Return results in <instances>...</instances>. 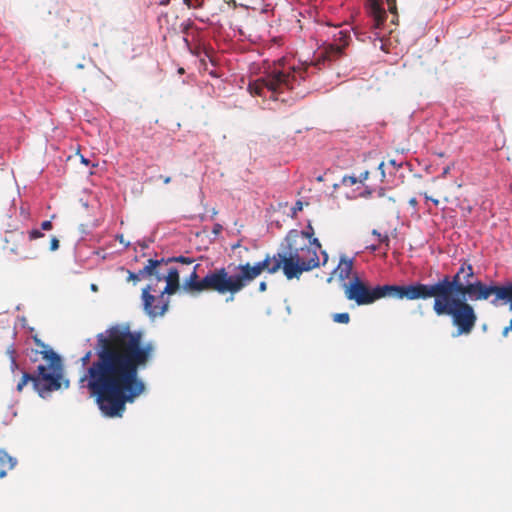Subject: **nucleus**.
<instances>
[{
  "instance_id": "obj_1",
  "label": "nucleus",
  "mask_w": 512,
  "mask_h": 512,
  "mask_svg": "<svg viewBox=\"0 0 512 512\" xmlns=\"http://www.w3.org/2000/svg\"><path fill=\"white\" fill-rule=\"evenodd\" d=\"M154 350V344L143 343V333L131 330L128 323L110 326L96 335L95 358L91 361L89 350L80 359L86 370L79 384L89 390L104 416L122 417L126 405L145 392L139 371L147 367Z\"/></svg>"
},
{
  "instance_id": "obj_2",
  "label": "nucleus",
  "mask_w": 512,
  "mask_h": 512,
  "mask_svg": "<svg viewBox=\"0 0 512 512\" xmlns=\"http://www.w3.org/2000/svg\"><path fill=\"white\" fill-rule=\"evenodd\" d=\"M474 270L471 264L463 263L455 275H445L433 284L416 282L413 300L434 297L433 311L437 316H450L457 334H470L477 322L474 308L467 299L474 301L494 298L491 303H509L512 311V281L506 285H486L480 280L472 281Z\"/></svg>"
},
{
  "instance_id": "obj_3",
  "label": "nucleus",
  "mask_w": 512,
  "mask_h": 512,
  "mask_svg": "<svg viewBox=\"0 0 512 512\" xmlns=\"http://www.w3.org/2000/svg\"><path fill=\"white\" fill-rule=\"evenodd\" d=\"M199 265L193 267L189 277L183 281L182 290L197 295L204 291L216 292L227 296L226 301H233L235 296L245 289L258 276L264 266L261 264L230 263L227 267H218L209 271L202 279L197 274Z\"/></svg>"
},
{
  "instance_id": "obj_4",
  "label": "nucleus",
  "mask_w": 512,
  "mask_h": 512,
  "mask_svg": "<svg viewBox=\"0 0 512 512\" xmlns=\"http://www.w3.org/2000/svg\"><path fill=\"white\" fill-rule=\"evenodd\" d=\"M312 238V233L291 230L285 238L286 246L283 253H278L272 258L267 255L264 260L255 264L264 263L260 275L264 270L270 274L276 273L282 268L287 279L299 278L303 272L311 271L320 265L318 250L321 244L317 238Z\"/></svg>"
},
{
  "instance_id": "obj_5",
  "label": "nucleus",
  "mask_w": 512,
  "mask_h": 512,
  "mask_svg": "<svg viewBox=\"0 0 512 512\" xmlns=\"http://www.w3.org/2000/svg\"><path fill=\"white\" fill-rule=\"evenodd\" d=\"M307 62L296 65L287 57H281L265 72L264 76L250 82L248 90L251 94L263 96L264 90L272 94H281L293 90L308 77Z\"/></svg>"
},
{
  "instance_id": "obj_6",
  "label": "nucleus",
  "mask_w": 512,
  "mask_h": 512,
  "mask_svg": "<svg viewBox=\"0 0 512 512\" xmlns=\"http://www.w3.org/2000/svg\"><path fill=\"white\" fill-rule=\"evenodd\" d=\"M33 341L40 350H31L30 359L36 361L37 355L41 354L43 359L48 362V367L39 365L36 374L24 372L17 384V391L21 392L28 382H32L38 394L45 397V394L56 391L61 387V359L49 345L37 336H33Z\"/></svg>"
},
{
  "instance_id": "obj_7",
  "label": "nucleus",
  "mask_w": 512,
  "mask_h": 512,
  "mask_svg": "<svg viewBox=\"0 0 512 512\" xmlns=\"http://www.w3.org/2000/svg\"><path fill=\"white\" fill-rule=\"evenodd\" d=\"M343 288L348 300L362 306L370 305L385 297L413 301L416 282L409 285H377L371 288L357 275H354L348 283L343 284Z\"/></svg>"
},
{
  "instance_id": "obj_8",
  "label": "nucleus",
  "mask_w": 512,
  "mask_h": 512,
  "mask_svg": "<svg viewBox=\"0 0 512 512\" xmlns=\"http://www.w3.org/2000/svg\"><path fill=\"white\" fill-rule=\"evenodd\" d=\"M179 274L180 271L177 268L168 265L165 276L166 285L158 297L150 293L156 291L151 284L142 290L143 309L147 315L152 318L164 315L168 309V302L164 300V294L173 295L182 288Z\"/></svg>"
},
{
  "instance_id": "obj_9",
  "label": "nucleus",
  "mask_w": 512,
  "mask_h": 512,
  "mask_svg": "<svg viewBox=\"0 0 512 512\" xmlns=\"http://www.w3.org/2000/svg\"><path fill=\"white\" fill-rule=\"evenodd\" d=\"M3 249L21 259H33L35 255L27 242V235L20 229L7 230Z\"/></svg>"
},
{
  "instance_id": "obj_10",
  "label": "nucleus",
  "mask_w": 512,
  "mask_h": 512,
  "mask_svg": "<svg viewBox=\"0 0 512 512\" xmlns=\"http://www.w3.org/2000/svg\"><path fill=\"white\" fill-rule=\"evenodd\" d=\"M349 38L348 32L343 30L338 31L334 35V43L328 44L314 63H307L309 67L311 65L319 66L326 61L332 62L342 57L344 49L348 46Z\"/></svg>"
},
{
  "instance_id": "obj_11",
  "label": "nucleus",
  "mask_w": 512,
  "mask_h": 512,
  "mask_svg": "<svg viewBox=\"0 0 512 512\" xmlns=\"http://www.w3.org/2000/svg\"><path fill=\"white\" fill-rule=\"evenodd\" d=\"M168 265H170V260L164 258L160 260L148 259L144 266V271L147 272L146 279L151 283L165 281Z\"/></svg>"
},
{
  "instance_id": "obj_12",
  "label": "nucleus",
  "mask_w": 512,
  "mask_h": 512,
  "mask_svg": "<svg viewBox=\"0 0 512 512\" xmlns=\"http://www.w3.org/2000/svg\"><path fill=\"white\" fill-rule=\"evenodd\" d=\"M369 13L373 17L374 27L380 28L386 20V11L380 0H368Z\"/></svg>"
},
{
  "instance_id": "obj_13",
  "label": "nucleus",
  "mask_w": 512,
  "mask_h": 512,
  "mask_svg": "<svg viewBox=\"0 0 512 512\" xmlns=\"http://www.w3.org/2000/svg\"><path fill=\"white\" fill-rule=\"evenodd\" d=\"M354 267V258H348L346 255L340 257L338 266L334 270V274L340 281L348 279Z\"/></svg>"
},
{
  "instance_id": "obj_14",
  "label": "nucleus",
  "mask_w": 512,
  "mask_h": 512,
  "mask_svg": "<svg viewBox=\"0 0 512 512\" xmlns=\"http://www.w3.org/2000/svg\"><path fill=\"white\" fill-rule=\"evenodd\" d=\"M16 464L14 458L8 455L5 451L0 450V479L5 477L7 472L11 470Z\"/></svg>"
},
{
  "instance_id": "obj_15",
  "label": "nucleus",
  "mask_w": 512,
  "mask_h": 512,
  "mask_svg": "<svg viewBox=\"0 0 512 512\" xmlns=\"http://www.w3.org/2000/svg\"><path fill=\"white\" fill-rule=\"evenodd\" d=\"M372 234L377 237V240L380 244L385 246V249L388 250L390 246V239L387 233L382 234L378 232L376 229L372 231Z\"/></svg>"
},
{
  "instance_id": "obj_16",
  "label": "nucleus",
  "mask_w": 512,
  "mask_h": 512,
  "mask_svg": "<svg viewBox=\"0 0 512 512\" xmlns=\"http://www.w3.org/2000/svg\"><path fill=\"white\" fill-rule=\"evenodd\" d=\"M332 319L336 323L348 324L350 322V315L347 312L335 313L332 315Z\"/></svg>"
},
{
  "instance_id": "obj_17",
  "label": "nucleus",
  "mask_w": 512,
  "mask_h": 512,
  "mask_svg": "<svg viewBox=\"0 0 512 512\" xmlns=\"http://www.w3.org/2000/svg\"><path fill=\"white\" fill-rule=\"evenodd\" d=\"M146 277H147V272L144 271V267H143L137 273L129 272L128 280L137 282L141 279H146Z\"/></svg>"
},
{
  "instance_id": "obj_18",
  "label": "nucleus",
  "mask_w": 512,
  "mask_h": 512,
  "mask_svg": "<svg viewBox=\"0 0 512 512\" xmlns=\"http://www.w3.org/2000/svg\"><path fill=\"white\" fill-rule=\"evenodd\" d=\"M44 237V233H42L40 230L38 229H32L29 233H28V236H27V242L29 243L30 241H33V240H36L38 238H42Z\"/></svg>"
},
{
  "instance_id": "obj_19",
  "label": "nucleus",
  "mask_w": 512,
  "mask_h": 512,
  "mask_svg": "<svg viewBox=\"0 0 512 512\" xmlns=\"http://www.w3.org/2000/svg\"><path fill=\"white\" fill-rule=\"evenodd\" d=\"M167 260H170V264L172 262H181L183 264H188V265L193 263V259L188 258V257H184V256L171 257V258H167Z\"/></svg>"
},
{
  "instance_id": "obj_20",
  "label": "nucleus",
  "mask_w": 512,
  "mask_h": 512,
  "mask_svg": "<svg viewBox=\"0 0 512 512\" xmlns=\"http://www.w3.org/2000/svg\"><path fill=\"white\" fill-rule=\"evenodd\" d=\"M188 8H200L203 5L204 0H183Z\"/></svg>"
},
{
  "instance_id": "obj_21",
  "label": "nucleus",
  "mask_w": 512,
  "mask_h": 512,
  "mask_svg": "<svg viewBox=\"0 0 512 512\" xmlns=\"http://www.w3.org/2000/svg\"><path fill=\"white\" fill-rule=\"evenodd\" d=\"M358 181V179L355 176H344L342 179L343 185L352 186L355 185Z\"/></svg>"
},
{
  "instance_id": "obj_22",
  "label": "nucleus",
  "mask_w": 512,
  "mask_h": 512,
  "mask_svg": "<svg viewBox=\"0 0 512 512\" xmlns=\"http://www.w3.org/2000/svg\"><path fill=\"white\" fill-rule=\"evenodd\" d=\"M387 4L389 12L392 13L394 17H397L396 0H387Z\"/></svg>"
},
{
  "instance_id": "obj_23",
  "label": "nucleus",
  "mask_w": 512,
  "mask_h": 512,
  "mask_svg": "<svg viewBox=\"0 0 512 512\" xmlns=\"http://www.w3.org/2000/svg\"><path fill=\"white\" fill-rule=\"evenodd\" d=\"M59 248V240L56 236H52L50 240V250L56 251Z\"/></svg>"
},
{
  "instance_id": "obj_24",
  "label": "nucleus",
  "mask_w": 512,
  "mask_h": 512,
  "mask_svg": "<svg viewBox=\"0 0 512 512\" xmlns=\"http://www.w3.org/2000/svg\"><path fill=\"white\" fill-rule=\"evenodd\" d=\"M52 228L53 224L50 220H46L41 223V229L44 231H50Z\"/></svg>"
},
{
  "instance_id": "obj_25",
  "label": "nucleus",
  "mask_w": 512,
  "mask_h": 512,
  "mask_svg": "<svg viewBox=\"0 0 512 512\" xmlns=\"http://www.w3.org/2000/svg\"><path fill=\"white\" fill-rule=\"evenodd\" d=\"M378 170L380 172V181L384 182V180H385L384 162H381L378 165Z\"/></svg>"
},
{
  "instance_id": "obj_26",
  "label": "nucleus",
  "mask_w": 512,
  "mask_h": 512,
  "mask_svg": "<svg viewBox=\"0 0 512 512\" xmlns=\"http://www.w3.org/2000/svg\"><path fill=\"white\" fill-rule=\"evenodd\" d=\"M510 332H512V319L510 320L509 325L503 329L502 336L507 337Z\"/></svg>"
},
{
  "instance_id": "obj_27",
  "label": "nucleus",
  "mask_w": 512,
  "mask_h": 512,
  "mask_svg": "<svg viewBox=\"0 0 512 512\" xmlns=\"http://www.w3.org/2000/svg\"><path fill=\"white\" fill-rule=\"evenodd\" d=\"M303 209V205H302V202L301 201H297L295 203V206L293 207V213H297L298 211H301Z\"/></svg>"
},
{
  "instance_id": "obj_28",
  "label": "nucleus",
  "mask_w": 512,
  "mask_h": 512,
  "mask_svg": "<svg viewBox=\"0 0 512 512\" xmlns=\"http://www.w3.org/2000/svg\"><path fill=\"white\" fill-rule=\"evenodd\" d=\"M369 177V172L368 171H365L363 173L360 174V177L358 179L359 182H364L365 180H367Z\"/></svg>"
},
{
  "instance_id": "obj_29",
  "label": "nucleus",
  "mask_w": 512,
  "mask_h": 512,
  "mask_svg": "<svg viewBox=\"0 0 512 512\" xmlns=\"http://www.w3.org/2000/svg\"><path fill=\"white\" fill-rule=\"evenodd\" d=\"M424 197L426 200L432 201L434 205H439V200L428 196L427 193H424Z\"/></svg>"
},
{
  "instance_id": "obj_30",
  "label": "nucleus",
  "mask_w": 512,
  "mask_h": 512,
  "mask_svg": "<svg viewBox=\"0 0 512 512\" xmlns=\"http://www.w3.org/2000/svg\"><path fill=\"white\" fill-rule=\"evenodd\" d=\"M267 290V283L265 281L260 282L259 284V291L265 292Z\"/></svg>"
},
{
  "instance_id": "obj_31",
  "label": "nucleus",
  "mask_w": 512,
  "mask_h": 512,
  "mask_svg": "<svg viewBox=\"0 0 512 512\" xmlns=\"http://www.w3.org/2000/svg\"><path fill=\"white\" fill-rule=\"evenodd\" d=\"M159 178L163 180L164 184H169L171 182V177L170 176L160 175Z\"/></svg>"
},
{
  "instance_id": "obj_32",
  "label": "nucleus",
  "mask_w": 512,
  "mask_h": 512,
  "mask_svg": "<svg viewBox=\"0 0 512 512\" xmlns=\"http://www.w3.org/2000/svg\"><path fill=\"white\" fill-rule=\"evenodd\" d=\"M409 204L413 207L417 206L418 202L415 198L409 200Z\"/></svg>"
},
{
  "instance_id": "obj_33",
  "label": "nucleus",
  "mask_w": 512,
  "mask_h": 512,
  "mask_svg": "<svg viewBox=\"0 0 512 512\" xmlns=\"http://www.w3.org/2000/svg\"><path fill=\"white\" fill-rule=\"evenodd\" d=\"M170 1H171V0H161V1L159 2V5H161V6H167V5L170 3Z\"/></svg>"
},
{
  "instance_id": "obj_34",
  "label": "nucleus",
  "mask_w": 512,
  "mask_h": 512,
  "mask_svg": "<svg viewBox=\"0 0 512 512\" xmlns=\"http://www.w3.org/2000/svg\"><path fill=\"white\" fill-rule=\"evenodd\" d=\"M272 42H273L274 44L281 45V43H280V42H281V39H280V38H279V39H278V38H274V39L272 40Z\"/></svg>"
},
{
  "instance_id": "obj_35",
  "label": "nucleus",
  "mask_w": 512,
  "mask_h": 512,
  "mask_svg": "<svg viewBox=\"0 0 512 512\" xmlns=\"http://www.w3.org/2000/svg\"><path fill=\"white\" fill-rule=\"evenodd\" d=\"M306 232L310 234L312 233V235L314 234L313 227L310 224L308 225V230Z\"/></svg>"
},
{
  "instance_id": "obj_36",
  "label": "nucleus",
  "mask_w": 512,
  "mask_h": 512,
  "mask_svg": "<svg viewBox=\"0 0 512 512\" xmlns=\"http://www.w3.org/2000/svg\"><path fill=\"white\" fill-rule=\"evenodd\" d=\"M389 164L392 165V166H397V167H400V165H397L396 161L394 159H391L389 161Z\"/></svg>"
},
{
  "instance_id": "obj_37",
  "label": "nucleus",
  "mask_w": 512,
  "mask_h": 512,
  "mask_svg": "<svg viewBox=\"0 0 512 512\" xmlns=\"http://www.w3.org/2000/svg\"><path fill=\"white\" fill-rule=\"evenodd\" d=\"M81 162L88 165L89 164V160L84 158L83 156H81Z\"/></svg>"
},
{
  "instance_id": "obj_38",
  "label": "nucleus",
  "mask_w": 512,
  "mask_h": 512,
  "mask_svg": "<svg viewBox=\"0 0 512 512\" xmlns=\"http://www.w3.org/2000/svg\"><path fill=\"white\" fill-rule=\"evenodd\" d=\"M322 253L324 255V262H323V264H325L327 262L328 255L326 254V252H322Z\"/></svg>"
},
{
  "instance_id": "obj_39",
  "label": "nucleus",
  "mask_w": 512,
  "mask_h": 512,
  "mask_svg": "<svg viewBox=\"0 0 512 512\" xmlns=\"http://www.w3.org/2000/svg\"><path fill=\"white\" fill-rule=\"evenodd\" d=\"M448 172H449V167H447V168H445V169H444V171H443V175L448 174Z\"/></svg>"
},
{
  "instance_id": "obj_40",
  "label": "nucleus",
  "mask_w": 512,
  "mask_h": 512,
  "mask_svg": "<svg viewBox=\"0 0 512 512\" xmlns=\"http://www.w3.org/2000/svg\"><path fill=\"white\" fill-rule=\"evenodd\" d=\"M377 248H378V247H377V246H375V245L370 246V249H371L372 251H375Z\"/></svg>"
},
{
  "instance_id": "obj_41",
  "label": "nucleus",
  "mask_w": 512,
  "mask_h": 512,
  "mask_svg": "<svg viewBox=\"0 0 512 512\" xmlns=\"http://www.w3.org/2000/svg\"><path fill=\"white\" fill-rule=\"evenodd\" d=\"M12 365L15 366V367L17 366V363H16L15 359H12Z\"/></svg>"
},
{
  "instance_id": "obj_42",
  "label": "nucleus",
  "mask_w": 512,
  "mask_h": 512,
  "mask_svg": "<svg viewBox=\"0 0 512 512\" xmlns=\"http://www.w3.org/2000/svg\"><path fill=\"white\" fill-rule=\"evenodd\" d=\"M178 72H179L180 74H182V73H184V69H183V68H180V69L178 70Z\"/></svg>"
}]
</instances>
